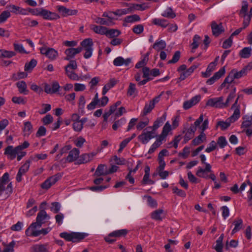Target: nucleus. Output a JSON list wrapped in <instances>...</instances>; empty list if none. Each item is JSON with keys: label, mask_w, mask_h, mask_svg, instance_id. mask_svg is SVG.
<instances>
[{"label": "nucleus", "mask_w": 252, "mask_h": 252, "mask_svg": "<svg viewBox=\"0 0 252 252\" xmlns=\"http://www.w3.org/2000/svg\"><path fill=\"white\" fill-rule=\"evenodd\" d=\"M252 68V67L250 65H248L245 67L243 68L241 70L238 71L236 69L231 70L228 73V75L225 78L223 83L220 85L219 88V90H222L223 88H225L227 92V90L231 86V83H232L235 79H240L244 76L247 75L248 70H250Z\"/></svg>", "instance_id": "nucleus-1"}, {"label": "nucleus", "mask_w": 252, "mask_h": 252, "mask_svg": "<svg viewBox=\"0 0 252 252\" xmlns=\"http://www.w3.org/2000/svg\"><path fill=\"white\" fill-rule=\"evenodd\" d=\"M9 174L5 173L0 179V196L7 197L12 192V183L9 180Z\"/></svg>", "instance_id": "nucleus-2"}, {"label": "nucleus", "mask_w": 252, "mask_h": 252, "mask_svg": "<svg viewBox=\"0 0 252 252\" xmlns=\"http://www.w3.org/2000/svg\"><path fill=\"white\" fill-rule=\"evenodd\" d=\"M17 148V146L14 147L12 145L8 146L4 149V155L10 160H13L17 157V160H21L27 153L25 151H19Z\"/></svg>", "instance_id": "nucleus-3"}, {"label": "nucleus", "mask_w": 252, "mask_h": 252, "mask_svg": "<svg viewBox=\"0 0 252 252\" xmlns=\"http://www.w3.org/2000/svg\"><path fill=\"white\" fill-rule=\"evenodd\" d=\"M88 234L86 233L82 232H64L60 234V236L65 239L68 242H72L73 243L78 242L86 238Z\"/></svg>", "instance_id": "nucleus-4"}, {"label": "nucleus", "mask_w": 252, "mask_h": 252, "mask_svg": "<svg viewBox=\"0 0 252 252\" xmlns=\"http://www.w3.org/2000/svg\"><path fill=\"white\" fill-rule=\"evenodd\" d=\"M82 50H84V58L90 59L93 55L94 51V43L92 38H88L83 40L80 43Z\"/></svg>", "instance_id": "nucleus-5"}, {"label": "nucleus", "mask_w": 252, "mask_h": 252, "mask_svg": "<svg viewBox=\"0 0 252 252\" xmlns=\"http://www.w3.org/2000/svg\"><path fill=\"white\" fill-rule=\"evenodd\" d=\"M39 43L43 44V46L39 48V50L41 54L45 56L51 61H54L57 59L59 56L58 51L53 48L48 47L41 42Z\"/></svg>", "instance_id": "nucleus-6"}, {"label": "nucleus", "mask_w": 252, "mask_h": 252, "mask_svg": "<svg viewBox=\"0 0 252 252\" xmlns=\"http://www.w3.org/2000/svg\"><path fill=\"white\" fill-rule=\"evenodd\" d=\"M150 129H147V127L143 130L141 134L138 136V139L143 144H147L149 141L154 138L157 133H155L152 130H149Z\"/></svg>", "instance_id": "nucleus-7"}, {"label": "nucleus", "mask_w": 252, "mask_h": 252, "mask_svg": "<svg viewBox=\"0 0 252 252\" xmlns=\"http://www.w3.org/2000/svg\"><path fill=\"white\" fill-rule=\"evenodd\" d=\"M41 227L40 223L35 222L32 223L26 229L25 233L27 236L37 237L39 236V229Z\"/></svg>", "instance_id": "nucleus-8"}, {"label": "nucleus", "mask_w": 252, "mask_h": 252, "mask_svg": "<svg viewBox=\"0 0 252 252\" xmlns=\"http://www.w3.org/2000/svg\"><path fill=\"white\" fill-rule=\"evenodd\" d=\"M223 101V97L222 96L215 97L208 99L206 105L212 107L223 108H225V104Z\"/></svg>", "instance_id": "nucleus-9"}, {"label": "nucleus", "mask_w": 252, "mask_h": 252, "mask_svg": "<svg viewBox=\"0 0 252 252\" xmlns=\"http://www.w3.org/2000/svg\"><path fill=\"white\" fill-rule=\"evenodd\" d=\"M62 175L61 174H56L50 178L47 179L41 186L43 189H48L53 185L55 184L61 178Z\"/></svg>", "instance_id": "nucleus-10"}, {"label": "nucleus", "mask_w": 252, "mask_h": 252, "mask_svg": "<svg viewBox=\"0 0 252 252\" xmlns=\"http://www.w3.org/2000/svg\"><path fill=\"white\" fill-rule=\"evenodd\" d=\"M30 160H27L19 168L16 177V181L18 182H20L22 180V176L25 175L29 170L30 166Z\"/></svg>", "instance_id": "nucleus-11"}, {"label": "nucleus", "mask_w": 252, "mask_h": 252, "mask_svg": "<svg viewBox=\"0 0 252 252\" xmlns=\"http://www.w3.org/2000/svg\"><path fill=\"white\" fill-rule=\"evenodd\" d=\"M211 168V165L209 163H205V168L203 169L201 167H198L196 174L199 177L208 178L209 176L207 173L212 172Z\"/></svg>", "instance_id": "nucleus-12"}, {"label": "nucleus", "mask_w": 252, "mask_h": 252, "mask_svg": "<svg viewBox=\"0 0 252 252\" xmlns=\"http://www.w3.org/2000/svg\"><path fill=\"white\" fill-rule=\"evenodd\" d=\"M96 155V153H85L82 154L77 161L78 164H84L90 162Z\"/></svg>", "instance_id": "nucleus-13"}, {"label": "nucleus", "mask_w": 252, "mask_h": 252, "mask_svg": "<svg viewBox=\"0 0 252 252\" xmlns=\"http://www.w3.org/2000/svg\"><path fill=\"white\" fill-rule=\"evenodd\" d=\"M57 8L63 17L75 15L78 12V11L76 9H68L63 6L59 5L57 7Z\"/></svg>", "instance_id": "nucleus-14"}, {"label": "nucleus", "mask_w": 252, "mask_h": 252, "mask_svg": "<svg viewBox=\"0 0 252 252\" xmlns=\"http://www.w3.org/2000/svg\"><path fill=\"white\" fill-rule=\"evenodd\" d=\"M41 16L46 20H55L60 18V16L56 13L52 12L43 8Z\"/></svg>", "instance_id": "nucleus-15"}, {"label": "nucleus", "mask_w": 252, "mask_h": 252, "mask_svg": "<svg viewBox=\"0 0 252 252\" xmlns=\"http://www.w3.org/2000/svg\"><path fill=\"white\" fill-rule=\"evenodd\" d=\"M82 50V48H70L65 50L64 53L66 55V57L64 58L65 60L69 61L73 58L74 56L77 54L80 53Z\"/></svg>", "instance_id": "nucleus-16"}, {"label": "nucleus", "mask_w": 252, "mask_h": 252, "mask_svg": "<svg viewBox=\"0 0 252 252\" xmlns=\"http://www.w3.org/2000/svg\"><path fill=\"white\" fill-rule=\"evenodd\" d=\"M211 29L213 34L216 36H219L224 31V29L221 23L218 24L215 21L211 23Z\"/></svg>", "instance_id": "nucleus-17"}, {"label": "nucleus", "mask_w": 252, "mask_h": 252, "mask_svg": "<svg viewBox=\"0 0 252 252\" xmlns=\"http://www.w3.org/2000/svg\"><path fill=\"white\" fill-rule=\"evenodd\" d=\"M225 72V69L224 67L220 68L218 71L216 72L213 76L210 79L207 80L206 83L208 85H211L214 84L217 80L219 79L222 77Z\"/></svg>", "instance_id": "nucleus-18"}, {"label": "nucleus", "mask_w": 252, "mask_h": 252, "mask_svg": "<svg viewBox=\"0 0 252 252\" xmlns=\"http://www.w3.org/2000/svg\"><path fill=\"white\" fill-rule=\"evenodd\" d=\"M80 151L76 148H74L69 152L65 160L67 162H72L75 161L79 157Z\"/></svg>", "instance_id": "nucleus-19"}, {"label": "nucleus", "mask_w": 252, "mask_h": 252, "mask_svg": "<svg viewBox=\"0 0 252 252\" xmlns=\"http://www.w3.org/2000/svg\"><path fill=\"white\" fill-rule=\"evenodd\" d=\"M131 60L130 58H127L125 59L122 57H118L115 58L113 63V64L116 66H120L122 65L128 66L131 63Z\"/></svg>", "instance_id": "nucleus-20"}, {"label": "nucleus", "mask_w": 252, "mask_h": 252, "mask_svg": "<svg viewBox=\"0 0 252 252\" xmlns=\"http://www.w3.org/2000/svg\"><path fill=\"white\" fill-rule=\"evenodd\" d=\"M200 100L199 95H196L192 97L190 100L184 102L183 104V108L185 110H187L196 104Z\"/></svg>", "instance_id": "nucleus-21"}, {"label": "nucleus", "mask_w": 252, "mask_h": 252, "mask_svg": "<svg viewBox=\"0 0 252 252\" xmlns=\"http://www.w3.org/2000/svg\"><path fill=\"white\" fill-rule=\"evenodd\" d=\"M166 119V115L164 114L161 117L158 118L154 123L152 126L147 127V129H151L155 133H156V130L160 126L161 124Z\"/></svg>", "instance_id": "nucleus-22"}, {"label": "nucleus", "mask_w": 252, "mask_h": 252, "mask_svg": "<svg viewBox=\"0 0 252 252\" xmlns=\"http://www.w3.org/2000/svg\"><path fill=\"white\" fill-rule=\"evenodd\" d=\"M48 244H36L31 248V252H49Z\"/></svg>", "instance_id": "nucleus-23"}, {"label": "nucleus", "mask_w": 252, "mask_h": 252, "mask_svg": "<svg viewBox=\"0 0 252 252\" xmlns=\"http://www.w3.org/2000/svg\"><path fill=\"white\" fill-rule=\"evenodd\" d=\"M90 29L95 33L105 35H106L107 30V28L105 27L95 25H91L90 26Z\"/></svg>", "instance_id": "nucleus-24"}, {"label": "nucleus", "mask_w": 252, "mask_h": 252, "mask_svg": "<svg viewBox=\"0 0 252 252\" xmlns=\"http://www.w3.org/2000/svg\"><path fill=\"white\" fill-rule=\"evenodd\" d=\"M196 130L195 126H190L188 129H187L185 135L184 136V143H186L188 141L193 138Z\"/></svg>", "instance_id": "nucleus-25"}, {"label": "nucleus", "mask_w": 252, "mask_h": 252, "mask_svg": "<svg viewBox=\"0 0 252 252\" xmlns=\"http://www.w3.org/2000/svg\"><path fill=\"white\" fill-rule=\"evenodd\" d=\"M117 83V81L115 79L112 78L110 79L108 82L104 86L102 89V95H105V94L108 92V91L109 90H110L111 88H113L115 86Z\"/></svg>", "instance_id": "nucleus-26"}, {"label": "nucleus", "mask_w": 252, "mask_h": 252, "mask_svg": "<svg viewBox=\"0 0 252 252\" xmlns=\"http://www.w3.org/2000/svg\"><path fill=\"white\" fill-rule=\"evenodd\" d=\"M50 217L47 215L44 210H41L37 214L36 217V222L40 223L41 226L44 223L45 220L49 219Z\"/></svg>", "instance_id": "nucleus-27"}, {"label": "nucleus", "mask_w": 252, "mask_h": 252, "mask_svg": "<svg viewBox=\"0 0 252 252\" xmlns=\"http://www.w3.org/2000/svg\"><path fill=\"white\" fill-rule=\"evenodd\" d=\"M9 8L11 9V11L15 14H27V10L21 7L12 4L9 5Z\"/></svg>", "instance_id": "nucleus-28"}, {"label": "nucleus", "mask_w": 252, "mask_h": 252, "mask_svg": "<svg viewBox=\"0 0 252 252\" xmlns=\"http://www.w3.org/2000/svg\"><path fill=\"white\" fill-rule=\"evenodd\" d=\"M171 130V126L168 121L164 125L163 127L161 134L158 136L165 140L166 136L168 135L169 132Z\"/></svg>", "instance_id": "nucleus-29"}, {"label": "nucleus", "mask_w": 252, "mask_h": 252, "mask_svg": "<svg viewBox=\"0 0 252 252\" xmlns=\"http://www.w3.org/2000/svg\"><path fill=\"white\" fill-rule=\"evenodd\" d=\"M252 48L251 47H247L243 48L239 52V55L242 58H249L252 54Z\"/></svg>", "instance_id": "nucleus-30"}, {"label": "nucleus", "mask_w": 252, "mask_h": 252, "mask_svg": "<svg viewBox=\"0 0 252 252\" xmlns=\"http://www.w3.org/2000/svg\"><path fill=\"white\" fill-rule=\"evenodd\" d=\"M206 140V136L204 132L201 131L200 134L195 137L192 141V144L194 146H196L199 145V144L203 142Z\"/></svg>", "instance_id": "nucleus-31"}, {"label": "nucleus", "mask_w": 252, "mask_h": 252, "mask_svg": "<svg viewBox=\"0 0 252 252\" xmlns=\"http://www.w3.org/2000/svg\"><path fill=\"white\" fill-rule=\"evenodd\" d=\"M16 86L18 88V91L20 94H27L28 93L27 86L26 82L24 81L18 82L16 83Z\"/></svg>", "instance_id": "nucleus-32"}, {"label": "nucleus", "mask_w": 252, "mask_h": 252, "mask_svg": "<svg viewBox=\"0 0 252 252\" xmlns=\"http://www.w3.org/2000/svg\"><path fill=\"white\" fill-rule=\"evenodd\" d=\"M166 43L165 41L163 40H157L155 43L153 45L152 47L157 51H159L165 48Z\"/></svg>", "instance_id": "nucleus-33"}, {"label": "nucleus", "mask_w": 252, "mask_h": 252, "mask_svg": "<svg viewBox=\"0 0 252 252\" xmlns=\"http://www.w3.org/2000/svg\"><path fill=\"white\" fill-rule=\"evenodd\" d=\"M244 121L242 124V128H248L252 126V115H247L243 117Z\"/></svg>", "instance_id": "nucleus-34"}, {"label": "nucleus", "mask_w": 252, "mask_h": 252, "mask_svg": "<svg viewBox=\"0 0 252 252\" xmlns=\"http://www.w3.org/2000/svg\"><path fill=\"white\" fill-rule=\"evenodd\" d=\"M152 23L155 25L166 28L168 25V21L164 19L154 18L152 19Z\"/></svg>", "instance_id": "nucleus-35"}, {"label": "nucleus", "mask_w": 252, "mask_h": 252, "mask_svg": "<svg viewBox=\"0 0 252 252\" xmlns=\"http://www.w3.org/2000/svg\"><path fill=\"white\" fill-rule=\"evenodd\" d=\"M127 233L128 230L126 229H122L113 231L110 233V236L114 237H121L125 236Z\"/></svg>", "instance_id": "nucleus-36"}, {"label": "nucleus", "mask_w": 252, "mask_h": 252, "mask_svg": "<svg viewBox=\"0 0 252 252\" xmlns=\"http://www.w3.org/2000/svg\"><path fill=\"white\" fill-rule=\"evenodd\" d=\"M121 33V32L118 30L108 29L107 28L105 35L108 38H112L119 36Z\"/></svg>", "instance_id": "nucleus-37"}, {"label": "nucleus", "mask_w": 252, "mask_h": 252, "mask_svg": "<svg viewBox=\"0 0 252 252\" xmlns=\"http://www.w3.org/2000/svg\"><path fill=\"white\" fill-rule=\"evenodd\" d=\"M155 105L153 102L149 101L148 103H146L145 105L144 109L142 111L141 114L143 116H146L148 114L150 113L152 110L154 108Z\"/></svg>", "instance_id": "nucleus-38"}, {"label": "nucleus", "mask_w": 252, "mask_h": 252, "mask_svg": "<svg viewBox=\"0 0 252 252\" xmlns=\"http://www.w3.org/2000/svg\"><path fill=\"white\" fill-rule=\"evenodd\" d=\"M161 15L166 18H174L176 17V14L170 7H168L161 14Z\"/></svg>", "instance_id": "nucleus-39"}, {"label": "nucleus", "mask_w": 252, "mask_h": 252, "mask_svg": "<svg viewBox=\"0 0 252 252\" xmlns=\"http://www.w3.org/2000/svg\"><path fill=\"white\" fill-rule=\"evenodd\" d=\"M23 132L25 136H29L32 132V126L30 122L24 123Z\"/></svg>", "instance_id": "nucleus-40"}, {"label": "nucleus", "mask_w": 252, "mask_h": 252, "mask_svg": "<svg viewBox=\"0 0 252 252\" xmlns=\"http://www.w3.org/2000/svg\"><path fill=\"white\" fill-rule=\"evenodd\" d=\"M216 65V63L211 62L208 65L206 71L202 72L203 76L204 77H209L211 75V72L215 69Z\"/></svg>", "instance_id": "nucleus-41"}, {"label": "nucleus", "mask_w": 252, "mask_h": 252, "mask_svg": "<svg viewBox=\"0 0 252 252\" xmlns=\"http://www.w3.org/2000/svg\"><path fill=\"white\" fill-rule=\"evenodd\" d=\"M140 17L137 14L127 16L125 18L124 21L126 23H132L140 21Z\"/></svg>", "instance_id": "nucleus-42"}, {"label": "nucleus", "mask_w": 252, "mask_h": 252, "mask_svg": "<svg viewBox=\"0 0 252 252\" xmlns=\"http://www.w3.org/2000/svg\"><path fill=\"white\" fill-rule=\"evenodd\" d=\"M137 91L135 87V85L130 83L129 84L127 94L128 96H132L133 97H135L137 94Z\"/></svg>", "instance_id": "nucleus-43"}, {"label": "nucleus", "mask_w": 252, "mask_h": 252, "mask_svg": "<svg viewBox=\"0 0 252 252\" xmlns=\"http://www.w3.org/2000/svg\"><path fill=\"white\" fill-rule=\"evenodd\" d=\"M113 15H114V12L112 11H105L102 14L103 17L107 18L106 21L107 22L108 26L113 24V20L114 19Z\"/></svg>", "instance_id": "nucleus-44"}, {"label": "nucleus", "mask_w": 252, "mask_h": 252, "mask_svg": "<svg viewBox=\"0 0 252 252\" xmlns=\"http://www.w3.org/2000/svg\"><path fill=\"white\" fill-rule=\"evenodd\" d=\"M243 224V220L241 219H238L235 220L233 222V224L234 225V228L232 231V234H234V233L239 231L242 228Z\"/></svg>", "instance_id": "nucleus-45"}, {"label": "nucleus", "mask_w": 252, "mask_h": 252, "mask_svg": "<svg viewBox=\"0 0 252 252\" xmlns=\"http://www.w3.org/2000/svg\"><path fill=\"white\" fill-rule=\"evenodd\" d=\"M37 61L34 59H32L29 63H26L24 66L25 71L30 72L33 68L36 65Z\"/></svg>", "instance_id": "nucleus-46"}, {"label": "nucleus", "mask_w": 252, "mask_h": 252, "mask_svg": "<svg viewBox=\"0 0 252 252\" xmlns=\"http://www.w3.org/2000/svg\"><path fill=\"white\" fill-rule=\"evenodd\" d=\"M132 11V7H130L126 8L117 9L114 11V15L116 16H121L123 15L129 13Z\"/></svg>", "instance_id": "nucleus-47"}, {"label": "nucleus", "mask_w": 252, "mask_h": 252, "mask_svg": "<svg viewBox=\"0 0 252 252\" xmlns=\"http://www.w3.org/2000/svg\"><path fill=\"white\" fill-rule=\"evenodd\" d=\"M23 24L25 26L29 27H35L38 24V22L36 20H32L30 18H25L23 20Z\"/></svg>", "instance_id": "nucleus-48"}, {"label": "nucleus", "mask_w": 252, "mask_h": 252, "mask_svg": "<svg viewBox=\"0 0 252 252\" xmlns=\"http://www.w3.org/2000/svg\"><path fill=\"white\" fill-rule=\"evenodd\" d=\"M234 109L233 115L230 116L228 119L231 123H233L237 120L240 117V108L237 107Z\"/></svg>", "instance_id": "nucleus-49"}, {"label": "nucleus", "mask_w": 252, "mask_h": 252, "mask_svg": "<svg viewBox=\"0 0 252 252\" xmlns=\"http://www.w3.org/2000/svg\"><path fill=\"white\" fill-rule=\"evenodd\" d=\"M10 16L11 14L9 11H2L0 14V24L5 23Z\"/></svg>", "instance_id": "nucleus-50"}, {"label": "nucleus", "mask_w": 252, "mask_h": 252, "mask_svg": "<svg viewBox=\"0 0 252 252\" xmlns=\"http://www.w3.org/2000/svg\"><path fill=\"white\" fill-rule=\"evenodd\" d=\"M248 9V2L247 1H243L241 9L239 12V15L241 16H247Z\"/></svg>", "instance_id": "nucleus-51"}, {"label": "nucleus", "mask_w": 252, "mask_h": 252, "mask_svg": "<svg viewBox=\"0 0 252 252\" xmlns=\"http://www.w3.org/2000/svg\"><path fill=\"white\" fill-rule=\"evenodd\" d=\"M163 215V210H157L155 211L151 215L152 218L156 220H162V216Z\"/></svg>", "instance_id": "nucleus-52"}, {"label": "nucleus", "mask_w": 252, "mask_h": 252, "mask_svg": "<svg viewBox=\"0 0 252 252\" xmlns=\"http://www.w3.org/2000/svg\"><path fill=\"white\" fill-rule=\"evenodd\" d=\"M231 122L228 119L226 121H219L217 123V126H220L221 130H225L228 128Z\"/></svg>", "instance_id": "nucleus-53"}, {"label": "nucleus", "mask_w": 252, "mask_h": 252, "mask_svg": "<svg viewBox=\"0 0 252 252\" xmlns=\"http://www.w3.org/2000/svg\"><path fill=\"white\" fill-rule=\"evenodd\" d=\"M216 143L217 145H218L219 147L221 149L223 148L227 144L226 139L224 136L219 137Z\"/></svg>", "instance_id": "nucleus-54"}, {"label": "nucleus", "mask_w": 252, "mask_h": 252, "mask_svg": "<svg viewBox=\"0 0 252 252\" xmlns=\"http://www.w3.org/2000/svg\"><path fill=\"white\" fill-rule=\"evenodd\" d=\"M65 73L67 76L71 80L78 81L80 77L74 71L70 70H65Z\"/></svg>", "instance_id": "nucleus-55"}, {"label": "nucleus", "mask_w": 252, "mask_h": 252, "mask_svg": "<svg viewBox=\"0 0 252 252\" xmlns=\"http://www.w3.org/2000/svg\"><path fill=\"white\" fill-rule=\"evenodd\" d=\"M224 235L223 234H221L220 236L216 241V245L214 247L215 250H222L223 249V239Z\"/></svg>", "instance_id": "nucleus-56"}, {"label": "nucleus", "mask_w": 252, "mask_h": 252, "mask_svg": "<svg viewBox=\"0 0 252 252\" xmlns=\"http://www.w3.org/2000/svg\"><path fill=\"white\" fill-rule=\"evenodd\" d=\"M126 123V119L124 118L121 119L120 120L116 121L112 125V128L116 130L118 127L121 126Z\"/></svg>", "instance_id": "nucleus-57"}, {"label": "nucleus", "mask_w": 252, "mask_h": 252, "mask_svg": "<svg viewBox=\"0 0 252 252\" xmlns=\"http://www.w3.org/2000/svg\"><path fill=\"white\" fill-rule=\"evenodd\" d=\"M104 167L105 165L103 164L99 165L95 170L94 175L99 176L106 174L107 172H104Z\"/></svg>", "instance_id": "nucleus-58"}, {"label": "nucleus", "mask_w": 252, "mask_h": 252, "mask_svg": "<svg viewBox=\"0 0 252 252\" xmlns=\"http://www.w3.org/2000/svg\"><path fill=\"white\" fill-rule=\"evenodd\" d=\"M16 244L14 241H12L8 245H6L2 252H14V247Z\"/></svg>", "instance_id": "nucleus-59"}, {"label": "nucleus", "mask_w": 252, "mask_h": 252, "mask_svg": "<svg viewBox=\"0 0 252 252\" xmlns=\"http://www.w3.org/2000/svg\"><path fill=\"white\" fill-rule=\"evenodd\" d=\"M27 76V73L23 71H20L17 72V73L16 74H13L12 78L14 80H17L21 79L26 78Z\"/></svg>", "instance_id": "nucleus-60"}, {"label": "nucleus", "mask_w": 252, "mask_h": 252, "mask_svg": "<svg viewBox=\"0 0 252 252\" xmlns=\"http://www.w3.org/2000/svg\"><path fill=\"white\" fill-rule=\"evenodd\" d=\"M217 144L216 142H215L214 140H212L211 141V142L209 144V146L207 148L205 149V151L206 153H211V152L214 151L217 149Z\"/></svg>", "instance_id": "nucleus-61"}, {"label": "nucleus", "mask_w": 252, "mask_h": 252, "mask_svg": "<svg viewBox=\"0 0 252 252\" xmlns=\"http://www.w3.org/2000/svg\"><path fill=\"white\" fill-rule=\"evenodd\" d=\"M47 158L46 154H37L31 157V159L34 161H37L39 159H45Z\"/></svg>", "instance_id": "nucleus-62"}, {"label": "nucleus", "mask_w": 252, "mask_h": 252, "mask_svg": "<svg viewBox=\"0 0 252 252\" xmlns=\"http://www.w3.org/2000/svg\"><path fill=\"white\" fill-rule=\"evenodd\" d=\"M72 128L76 132H80L83 128L82 124L80 121L74 122L72 124Z\"/></svg>", "instance_id": "nucleus-63"}, {"label": "nucleus", "mask_w": 252, "mask_h": 252, "mask_svg": "<svg viewBox=\"0 0 252 252\" xmlns=\"http://www.w3.org/2000/svg\"><path fill=\"white\" fill-rule=\"evenodd\" d=\"M86 142V140L82 136H79L74 141L75 146L78 148L83 147L84 144Z\"/></svg>", "instance_id": "nucleus-64"}]
</instances>
